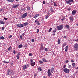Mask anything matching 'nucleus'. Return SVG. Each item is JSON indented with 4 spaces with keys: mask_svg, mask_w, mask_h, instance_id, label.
<instances>
[{
    "mask_svg": "<svg viewBox=\"0 0 78 78\" xmlns=\"http://www.w3.org/2000/svg\"><path fill=\"white\" fill-rule=\"evenodd\" d=\"M27 8L28 11H30V7L29 6L27 7Z\"/></svg>",
    "mask_w": 78,
    "mask_h": 78,
    "instance_id": "nucleus-33",
    "label": "nucleus"
},
{
    "mask_svg": "<svg viewBox=\"0 0 78 78\" xmlns=\"http://www.w3.org/2000/svg\"><path fill=\"white\" fill-rule=\"evenodd\" d=\"M0 24L4 25L5 24V22L3 21H1V20H0Z\"/></svg>",
    "mask_w": 78,
    "mask_h": 78,
    "instance_id": "nucleus-15",
    "label": "nucleus"
},
{
    "mask_svg": "<svg viewBox=\"0 0 78 78\" xmlns=\"http://www.w3.org/2000/svg\"><path fill=\"white\" fill-rule=\"evenodd\" d=\"M38 69V70H40L41 72L42 71V69L40 67H39Z\"/></svg>",
    "mask_w": 78,
    "mask_h": 78,
    "instance_id": "nucleus-35",
    "label": "nucleus"
},
{
    "mask_svg": "<svg viewBox=\"0 0 78 78\" xmlns=\"http://www.w3.org/2000/svg\"><path fill=\"white\" fill-rule=\"evenodd\" d=\"M0 39L3 40L4 39H5V38L3 36H2L0 37Z\"/></svg>",
    "mask_w": 78,
    "mask_h": 78,
    "instance_id": "nucleus-31",
    "label": "nucleus"
},
{
    "mask_svg": "<svg viewBox=\"0 0 78 78\" xmlns=\"http://www.w3.org/2000/svg\"><path fill=\"white\" fill-rule=\"evenodd\" d=\"M39 29H37V33H38L39 32Z\"/></svg>",
    "mask_w": 78,
    "mask_h": 78,
    "instance_id": "nucleus-48",
    "label": "nucleus"
},
{
    "mask_svg": "<svg viewBox=\"0 0 78 78\" xmlns=\"http://www.w3.org/2000/svg\"><path fill=\"white\" fill-rule=\"evenodd\" d=\"M22 47H23V45H22V44H20L18 48H21Z\"/></svg>",
    "mask_w": 78,
    "mask_h": 78,
    "instance_id": "nucleus-30",
    "label": "nucleus"
},
{
    "mask_svg": "<svg viewBox=\"0 0 78 78\" xmlns=\"http://www.w3.org/2000/svg\"><path fill=\"white\" fill-rule=\"evenodd\" d=\"M20 39H22V35H21L20 36Z\"/></svg>",
    "mask_w": 78,
    "mask_h": 78,
    "instance_id": "nucleus-50",
    "label": "nucleus"
},
{
    "mask_svg": "<svg viewBox=\"0 0 78 78\" xmlns=\"http://www.w3.org/2000/svg\"><path fill=\"white\" fill-rule=\"evenodd\" d=\"M39 16V14H37L36 15H35L34 16V18H36L37 17H38Z\"/></svg>",
    "mask_w": 78,
    "mask_h": 78,
    "instance_id": "nucleus-17",
    "label": "nucleus"
},
{
    "mask_svg": "<svg viewBox=\"0 0 78 78\" xmlns=\"http://www.w3.org/2000/svg\"><path fill=\"white\" fill-rule=\"evenodd\" d=\"M7 1L9 2H13L14 1V0H7Z\"/></svg>",
    "mask_w": 78,
    "mask_h": 78,
    "instance_id": "nucleus-25",
    "label": "nucleus"
},
{
    "mask_svg": "<svg viewBox=\"0 0 78 78\" xmlns=\"http://www.w3.org/2000/svg\"><path fill=\"white\" fill-rule=\"evenodd\" d=\"M74 41H76V42H78V39H77V40L75 39Z\"/></svg>",
    "mask_w": 78,
    "mask_h": 78,
    "instance_id": "nucleus-49",
    "label": "nucleus"
},
{
    "mask_svg": "<svg viewBox=\"0 0 78 78\" xmlns=\"http://www.w3.org/2000/svg\"><path fill=\"white\" fill-rule=\"evenodd\" d=\"M63 38H64L65 39H66V36H64L63 37Z\"/></svg>",
    "mask_w": 78,
    "mask_h": 78,
    "instance_id": "nucleus-59",
    "label": "nucleus"
},
{
    "mask_svg": "<svg viewBox=\"0 0 78 78\" xmlns=\"http://www.w3.org/2000/svg\"><path fill=\"white\" fill-rule=\"evenodd\" d=\"M19 5L18 4L16 5L13 6V8L14 9H15V8H17V7H19Z\"/></svg>",
    "mask_w": 78,
    "mask_h": 78,
    "instance_id": "nucleus-12",
    "label": "nucleus"
},
{
    "mask_svg": "<svg viewBox=\"0 0 78 78\" xmlns=\"http://www.w3.org/2000/svg\"><path fill=\"white\" fill-rule=\"evenodd\" d=\"M42 3L44 5H45V3H46V2L45 1H44Z\"/></svg>",
    "mask_w": 78,
    "mask_h": 78,
    "instance_id": "nucleus-42",
    "label": "nucleus"
},
{
    "mask_svg": "<svg viewBox=\"0 0 78 78\" xmlns=\"http://www.w3.org/2000/svg\"><path fill=\"white\" fill-rule=\"evenodd\" d=\"M49 17V15H46L45 18L46 19H47V18H48Z\"/></svg>",
    "mask_w": 78,
    "mask_h": 78,
    "instance_id": "nucleus-36",
    "label": "nucleus"
},
{
    "mask_svg": "<svg viewBox=\"0 0 78 78\" xmlns=\"http://www.w3.org/2000/svg\"><path fill=\"white\" fill-rule=\"evenodd\" d=\"M27 67H29V64H27Z\"/></svg>",
    "mask_w": 78,
    "mask_h": 78,
    "instance_id": "nucleus-58",
    "label": "nucleus"
},
{
    "mask_svg": "<svg viewBox=\"0 0 78 78\" xmlns=\"http://www.w3.org/2000/svg\"><path fill=\"white\" fill-rule=\"evenodd\" d=\"M48 75L49 77H50L51 75V70L49 69H48L47 71Z\"/></svg>",
    "mask_w": 78,
    "mask_h": 78,
    "instance_id": "nucleus-6",
    "label": "nucleus"
},
{
    "mask_svg": "<svg viewBox=\"0 0 78 78\" xmlns=\"http://www.w3.org/2000/svg\"><path fill=\"white\" fill-rule=\"evenodd\" d=\"M23 24L24 26H26L27 25H28V23L27 22H26L25 23H23Z\"/></svg>",
    "mask_w": 78,
    "mask_h": 78,
    "instance_id": "nucleus-19",
    "label": "nucleus"
},
{
    "mask_svg": "<svg viewBox=\"0 0 78 78\" xmlns=\"http://www.w3.org/2000/svg\"><path fill=\"white\" fill-rule=\"evenodd\" d=\"M50 11L52 13L54 12V10L52 8H51L50 9Z\"/></svg>",
    "mask_w": 78,
    "mask_h": 78,
    "instance_id": "nucleus-26",
    "label": "nucleus"
},
{
    "mask_svg": "<svg viewBox=\"0 0 78 78\" xmlns=\"http://www.w3.org/2000/svg\"><path fill=\"white\" fill-rule=\"evenodd\" d=\"M12 49V47H11V46H10L8 48V51H11Z\"/></svg>",
    "mask_w": 78,
    "mask_h": 78,
    "instance_id": "nucleus-18",
    "label": "nucleus"
},
{
    "mask_svg": "<svg viewBox=\"0 0 78 78\" xmlns=\"http://www.w3.org/2000/svg\"><path fill=\"white\" fill-rule=\"evenodd\" d=\"M3 62L4 63H9V60H8V61H4Z\"/></svg>",
    "mask_w": 78,
    "mask_h": 78,
    "instance_id": "nucleus-22",
    "label": "nucleus"
},
{
    "mask_svg": "<svg viewBox=\"0 0 78 78\" xmlns=\"http://www.w3.org/2000/svg\"><path fill=\"white\" fill-rule=\"evenodd\" d=\"M52 30V28H51L49 30L48 32H51Z\"/></svg>",
    "mask_w": 78,
    "mask_h": 78,
    "instance_id": "nucleus-39",
    "label": "nucleus"
},
{
    "mask_svg": "<svg viewBox=\"0 0 78 78\" xmlns=\"http://www.w3.org/2000/svg\"><path fill=\"white\" fill-rule=\"evenodd\" d=\"M35 22L38 25H40V23L38 21H37V20H36Z\"/></svg>",
    "mask_w": 78,
    "mask_h": 78,
    "instance_id": "nucleus-13",
    "label": "nucleus"
},
{
    "mask_svg": "<svg viewBox=\"0 0 78 78\" xmlns=\"http://www.w3.org/2000/svg\"><path fill=\"white\" fill-rule=\"evenodd\" d=\"M20 52H19L16 55V57L17 58V59H19L20 57Z\"/></svg>",
    "mask_w": 78,
    "mask_h": 78,
    "instance_id": "nucleus-9",
    "label": "nucleus"
},
{
    "mask_svg": "<svg viewBox=\"0 0 78 78\" xmlns=\"http://www.w3.org/2000/svg\"><path fill=\"white\" fill-rule=\"evenodd\" d=\"M54 5V7H56L57 6V5L56 4V3L55 2H53Z\"/></svg>",
    "mask_w": 78,
    "mask_h": 78,
    "instance_id": "nucleus-27",
    "label": "nucleus"
},
{
    "mask_svg": "<svg viewBox=\"0 0 78 78\" xmlns=\"http://www.w3.org/2000/svg\"><path fill=\"white\" fill-rule=\"evenodd\" d=\"M75 62V61H74L71 60V62Z\"/></svg>",
    "mask_w": 78,
    "mask_h": 78,
    "instance_id": "nucleus-60",
    "label": "nucleus"
},
{
    "mask_svg": "<svg viewBox=\"0 0 78 78\" xmlns=\"http://www.w3.org/2000/svg\"><path fill=\"white\" fill-rule=\"evenodd\" d=\"M39 62L40 63V64H42L43 63V62H42L41 61H39Z\"/></svg>",
    "mask_w": 78,
    "mask_h": 78,
    "instance_id": "nucleus-45",
    "label": "nucleus"
},
{
    "mask_svg": "<svg viewBox=\"0 0 78 78\" xmlns=\"http://www.w3.org/2000/svg\"><path fill=\"white\" fill-rule=\"evenodd\" d=\"M56 27H57V30H59L62 29L64 27L62 25H61L59 26H57Z\"/></svg>",
    "mask_w": 78,
    "mask_h": 78,
    "instance_id": "nucleus-3",
    "label": "nucleus"
},
{
    "mask_svg": "<svg viewBox=\"0 0 78 78\" xmlns=\"http://www.w3.org/2000/svg\"><path fill=\"white\" fill-rule=\"evenodd\" d=\"M51 72H53L54 71V68L53 67L52 68H51Z\"/></svg>",
    "mask_w": 78,
    "mask_h": 78,
    "instance_id": "nucleus-24",
    "label": "nucleus"
},
{
    "mask_svg": "<svg viewBox=\"0 0 78 78\" xmlns=\"http://www.w3.org/2000/svg\"><path fill=\"white\" fill-rule=\"evenodd\" d=\"M66 67V65H64V66L63 67L64 68H65Z\"/></svg>",
    "mask_w": 78,
    "mask_h": 78,
    "instance_id": "nucleus-57",
    "label": "nucleus"
},
{
    "mask_svg": "<svg viewBox=\"0 0 78 78\" xmlns=\"http://www.w3.org/2000/svg\"><path fill=\"white\" fill-rule=\"evenodd\" d=\"M69 19L70 20L72 21H73L74 20V18L72 16H71L69 18Z\"/></svg>",
    "mask_w": 78,
    "mask_h": 78,
    "instance_id": "nucleus-10",
    "label": "nucleus"
},
{
    "mask_svg": "<svg viewBox=\"0 0 78 78\" xmlns=\"http://www.w3.org/2000/svg\"><path fill=\"white\" fill-rule=\"evenodd\" d=\"M30 63H33V60L32 59H31L30 61Z\"/></svg>",
    "mask_w": 78,
    "mask_h": 78,
    "instance_id": "nucleus-38",
    "label": "nucleus"
},
{
    "mask_svg": "<svg viewBox=\"0 0 78 78\" xmlns=\"http://www.w3.org/2000/svg\"><path fill=\"white\" fill-rule=\"evenodd\" d=\"M13 53L15 54L16 53V51L15 50H14V51L13 52Z\"/></svg>",
    "mask_w": 78,
    "mask_h": 78,
    "instance_id": "nucleus-51",
    "label": "nucleus"
},
{
    "mask_svg": "<svg viewBox=\"0 0 78 78\" xmlns=\"http://www.w3.org/2000/svg\"><path fill=\"white\" fill-rule=\"evenodd\" d=\"M65 27H66L67 29H69L70 28L69 26L67 24L66 25Z\"/></svg>",
    "mask_w": 78,
    "mask_h": 78,
    "instance_id": "nucleus-29",
    "label": "nucleus"
},
{
    "mask_svg": "<svg viewBox=\"0 0 78 78\" xmlns=\"http://www.w3.org/2000/svg\"><path fill=\"white\" fill-rule=\"evenodd\" d=\"M27 68V66L26 65H25L23 66V70H25Z\"/></svg>",
    "mask_w": 78,
    "mask_h": 78,
    "instance_id": "nucleus-21",
    "label": "nucleus"
},
{
    "mask_svg": "<svg viewBox=\"0 0 78 78\" xmlns=\"http://www.w3.org/2000/svg\"><path fill=\"white\" fill-rule=\"evenodd\" d=\"M11 37H12V35H10L9 36V38H11Z\"/></svg>",
    "mask_w": 78,
    "mask_h": 78,
    "instance_id": "nucleus-54",
    "label": "nucleus"
},
{
    "mask_svg": "<svg viewBox=\"0 0 78 78\" xmlns=\"http://www.w3.org/2000/svg\"><path fill=\"white\" fill-rule=\"evenodd\" d=\"M31 41L32 42H34L35 41V40L34 39H32Z\"/></svg>",
    "mask_w": 78,
    "mask_h": 78,
    "instance_id": "nucleus-40",
    "label": "nucleus"
},
{
    "mask_svg": "<svg viewBox=\"0 0 78 78\" xmlns=\"http://www.w3.org/2000/svg\"><path fill=\"white\" fill-rule=\"evenodd\" d=\"M40 49L41 50H43L44 49L43 45L42 44H41L40 45Z\"/></svg>",
    "mask_w": 78,
    "mask_h": 78,
    "instance_id": "nucleus-20",
    "label": "nucleus"
},
{
    "mask_svg": "<svg viewBox=\"0 0 78 78\" xmlns=\"http://www.w3.org/2000/svg\"><path fill=\"white\" fill-rule=\"evenodd\" d=\"M71 9V8H68V10L69 11Z\"/></svg>",
    "mask_w": 78,
    "mask_h": 78,
    "instance_id": "nucleus-53",
    "label": "nucleus"
},
{
    "mask_svg": "<svg viewBox=\"0 0 78 78\" xmlns=\"http://www.w3.org/2000/svg\"><path fill=\"white\" fill-rule=\"evenodd\" d=\"M4 29H5L4 27H2V30H4Z\"/></svg>",
    "mask_w": 78,
    "mask_h": 78,
    "instance_id": "nucleus-52",
    "label": "nucleus"
},
{
    "mask_svg": "<svg viewBox=\"0 0 78 78\" xmlns=\"http://www.w3.org/2000/svg\"><path fill=\"white\" fill-rule=\"evenodd\" d=\"M29 16V17H30V18H32V15H30Z\"/></svg>",
    "mask_w": 78,
    "mask_h": 78,
    "instance_id": "nucleus-46",
    "label": "nucleus"
},
{
    "mask_svg": "<svg viewBox=\"0 0 78 78\" xmlns=\"http://www.w3.org/2000/svg\"><path fill=\"white\" fill-rule=\"evenodd\" d=\"M13 63H11V65H12V66H13Z\"/></svg>",
    "mask_w": 78,
    "mask_h": 78,
    "instance_id": "nucleus-64",
    "label": "nucleus"
},
{
    "mask_svg": "<svg viewBox=\"0 0 78 78\" xmlns=\"http://www.w3.org/2000/svg\"><path fill=\"white\" fill-rule=\"evenodd\" d=\"M14 72L13 71H10L9 70H8L7 72V74L8 75H14Z\"/></svg>",
    "mask_w": 78,
    "mask_h": 78,
    "instance_id": "nucleus-1",
    "label": "nucleus"
},
{
    "mask_svg": "<svg viewBox=\"0 0 78 78\" xmlns=\"http://www.w3.org/2000/svg\"><path fill=\"white\" fill-rule=\"evenodd\" d=\"M43 78H46V77L45 76H44Z\"/></svg>",
    "mask_w": 78,
    "mask_h": 78,
    "instance_id": "nucleus-62",
    "label": "nucleus"
},
{
    "mask_svg": "<svg viewBox=\"0 0 78 78\" xmlns=\"http://www.w3.org/2000/svg\"><path fill=\"white\" fill-rule=\"evenodd\" d=\"M69 46H67L66 47H65V51L66 52H67V51H68V49Z\"/></svg>",
    "mask_w": 78,
    "mask_h": 78,
    "instance_id": "nucleus-14",
    "label": "nucleus"
},
{
    "mask_svg": "<svg viewBox=\"0 0 78 78\" xmlns=\"http://www.w3.org/2000/svg\"><path fill=\"white\" fill-rule=\"evenodd\" d=\"M57 42H58V44H60V43H61L59 39H58V40Z\"/></svg>",
    "mask_w": 78,
    "mask_h": 78,
    "instance_id": "nucleus-34",
    "label": "nucleus"
},
{
    "mask_svg": "<svg viewBox=\"0 0 78 78\" xmlns=\"http://www.w3.org/2000/svg\"><path fill=\"white\" fill-rule=\"evenodd\" d=\"M63 70L64 72H65V73H66V74H68V73L70 72V70L67 68H64L63 69Z\"/></svg>",
    "mask_w": 78,
    "mask_h": 78,
    "instance_id": "nucleus-2",
    "label": "nucleus"
},
{
    "mask_svg": "<svg viewBox=\"0 0 78 78\" xmlns=\"http://www.w3.org/2000/svg\"><path fill=\"white\" fill-rule=\"evenodd\" d=\"M44 50L45 51L47 52L48 51V49L47 48H44Z\"/></svg>",
    "mask_w": 78,
    "mask_h": 78,
    "instance_id": "nucleus-37",
    "label": "nucleus"
},
{
    "mask_svg": "<svg viewBox=\"0 0 78 78\" xmlns=\"http://www.w3.org/2000/svg\"><path fill=\"white\" fill-rule=\"evenodd\" d=\"M4 20H8L7 18H5V17H4Z\"/></svg>",
    "mask_w": 78,
    "mask_h": 78,
    "instance_id": "nucleus-47",
    "label": "nucleus"
},
{
    "mask_svg": "<svg viewBox=\"0 0 78 78\" xmlns=\"http://www.w3.org/2000/svg\"><path fill=\"white\" fill-rule=\"evenodd\" d=\"M66 45V44L65 43H64L62 45V48H63Z\"/></svg>",
    "mask_w": 78,
    "mask_h": 78,
    "instance_id": "nucleus-23",
    "label": "nucleus"
},
{
    "mask_svg": "<svg viewBox=\"0 0 78 78\" xmlns=\"http://www.w3.org/2000/svg\"><path fill=\"white\" fill-rule=\"evenodd\" d=\"M74 48L75 50H78V44L77 43L75 44L74 45Z\"/></svg>",
    "mask_w": 78,
    "mask_h": 78,
    "instance_id": "nucleus-4",
    "label": "nucleus"
},
{
    "mask_svg": "<svg viewBox=\"0 0 78 78\" xmlns=\"http://www.w3.org/2000/svg\"><path fill=\"white\" fill-rule=\"evenodd\" d=\"M69 62V61L68 60H66L65 61V62L66 63H68Z\"/></svg>",
    "mask_w": 78,
    "mask_h": 78,
    "instance_id": "nucleus-44",
    "label": "nucleus"
},
{
    "mask_svg": "<svg viewBox=\"0 0 78 78\" xmlns=\"http://www.w3.org/2000/svg\"><path fill=\"white\" fill-rule=\"evenodd\" d=\"M56 31H57V30L56 29H55L53 31V32L55 33V32H56Z\"/></svg>",
    "mask_w": 78,
    "mask_h": 78,
    "instance_id": "nucleus-41",
    "label": "nucleus"
},
{
    "mask_svg": "<svg viewBox=\"0 0 78 78\" xmlns=\"http://www.w3.org/2000/svg\"><path fill=\"white\" fill-rule=\"evenodd\" d=\"M17 26L19 28H22L23 27H24L23 25L22 24H18Z\"/></svg>",
    "mask_w": 78,
    "mask_h": 78,
    "instance_id": "nucleus-8",
    "label": "nucleus"
},
{
    "mask_svg": "<svg viewBox=\"0 0 78 78\" xmlns=\"http://www.w3.org/2000/svg\"><path fill=\"white\" fill-rule=\"evenodd\" d=\"M27 13H25L23 14V15L21 16V18L22 19H23L24 18H25L27 16Z\"/></svg>",
    "mask_w": 78,
    "mask_h": 78,
    "instance_id": "nucleus-7",
    "label": "nucleus"
},
{
    "mask_svg": "<svg viewBox=\"0 0 78 78\" xmlns=\"http://www.w3.org/2000/svg\"><path fill=\"white\" fill-rule=\"evenodd\" d=\"M66 3L67 4H69V5H71V3H74V1L73 0H69L66 1Z\"/></svg>",
    "mask_w": 78,
    "mask_h": 78,
    "instance_id": "nucleus-5",
    "label": "nucleus"
},
{
    "mask_svg": "<svg viewBox=\"0 0 78 78\" xmlns=\"http://www.w3.org/2000/svg\"><path fill=\"white\" fill-rule=\"evenodd\" d=\"M64 20V18H62L61 20L63 21Z\"/></svg>",
    "mask_w": 78,
    "mask_h": 78,
    "instance_id": "nucleus-61",
    "label": "nucleus"
},
{
    "mask_svg": "<svg viewBox=\"0 0 78 78\" xmlns=\"http://www.w3.org/2000/svg\"><path fill=\"white\" fill-rule=\"evenodd\" d=\"M44 62H47L48 61H47L46 59H45L44 58H43L42 59Z\"/></svg>",
    "mask_w": 78,
    "mask_h": 78,
    "instance_id": "nucleus-16",
    "label": "nucleus"
},
{
    "mask_svg": "<svg viewBox=\"0 0 78 78\" xmlns=\"http://www.w3.org/2000/svg\"><path fill=\"white\" fill-rule=\"evenodd\" d=\"M29 56H32V53H30V54H29Z\"/></svg>",
    "mask_w": 78,
    "mask_h": 78,
    "instance_id": "nucleus-43",
    "label": "nucleus"
},
{
    "mask_svg": "<svg viewBox=\"0 0 78 78\" xmlns=\"http://www.w3.org/2000/svg\"><path fill=\"white\" fill-rule=\"evenodd\" d=\"M52 35H54V36H55V33L53 34H52Z\"/></svg>",
    "mask_w": 78,
    "mask_h": 78,
    "instance_id": "nucleus-63",
    "label": "nucleus"
},
{
    "mask_svg": "<svg viewBox=\"0 0 78 78\" xmlns=\"http://www.w3.org/2000/svg\"><path fill=\"white\" fill-rule=\"evenodd\" d=\"M25 34L24 33H23L22 34V36H24V35H25Z\"/></svg>",
    "mask_w": 78,
    "mask_h": 78,
    "instance_id": "nucleus-56",
    "label": "nucleus"
},
{
    "mask_svg": "<svg viewBox=\"0 0 78 78\" xmlns=\"http://www.w3.org/2000/svg\"><path fill=\"white\" fill-rule=\"evenodd\" d=\"M72 66H73V68H75L76 66L75 63H72Z\"/></svg>",
    "mask_w": 78,
    "mask_h": 78,
    "instance_id": "nucleus-28",
    "label": "nucleus"
},
{
    "mask_svg": "<svg viewBox=\"0 0 78 78\" xmlns=\"http://www.w3.org/2000/svg\"><path fill=\"white\" fill-rule=\"evenodd\" d=\"M71 66V65H69V68H70Z\"/></svg>",
    "mask_w": 78,
    "mask_h": 78,
    "instance_id": "nucleus-55",
    "label": "nucleus"
},
{
    "mask_svg": "<svg viewBox=\"0 0 78 78\" xmlns=\"http://www.w3.org/2000/svg\"><path fill=\"white\" fill-rule=\"evenodd\" d=\"M77 11L76 10H74L72 11V13L73 15H74L76 13Z\"/></svg>",
    "mask_w": 78,
    "mask_h": 78,
    "instance_id": "nucleus-11",
    "label": "nucleus"
},
{
    "mask_svg": "<svg viewBox=\"0 0 78 78\" xmlns=\"http://www.w3.org/2000/svg\"><path fill=\"white\" fill-rule=\"evenodd\" d=\"M31 65L32 66H34L35 64V62H33L32 63H31Z\"/></svg>",
    "mask_w": 78,
    "mask_h": 78,
    "instance_id": "nucleus-32",
    "label": "nucleus"
}]
</instances>
